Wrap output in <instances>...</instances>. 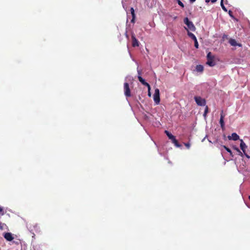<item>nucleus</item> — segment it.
Segmentation results:
<instances>
[{
    "mask_svg": "<svg viewBox=\"0 0 250 250\" xmlns=\"http://www.w3.org/2000/svg\"><path fill=\"white\" fill-rule=\"evenodd\" d=\"M184 23L188 26V28L191 31H194L196 29L195 26L192 21H189L187 17L184 20Z\"/></svg>",
    "mask_w": 250,
    "mask_h": 250,
    "instance_id": "nucleus-3",
    "label": "nucleus"
},
{
    "mask_svg": "<svg viewBox=\"0 0 250 250\" xmlns=\"http://www.w3.org/2000/svg\"><path fill=\"white\" fill-rule=\"evenodd\" d=\"M196 70L199 72H202L204 70V67L203 65L199 64L196 66Z\"/></svg>",
    "mask_w": 250,
    "mask_h": 250,
    "instance_id": "nucleus-15",
    "label": "nucleus"
},
{
    "mask_svg": "<svg viewBox=\"0 0 250 250\" xmlns=\"http://www.w3.org/2000/svg\"><path fill=\"white\" fill-rule=\"evenodd\" d=\"M0 214H1L2 215L4 214L3 210L2 208L0 207Z\"/></svg>",
    "mask_w": 250,
    "mask_h": 250,
    "instance_id": "nucleus-24",
    "label": "nucleus"
},
{
    "mask_svg": "<svg viewBox=\"0 0 250 250\" xmlns=\"http://www.w3.org/2000/svg\"><path fill=\"white\" fill-rule=\"evenodd\" d=\"M229 43H230V44L232 46H238L239 47H241L242 46V44H240V43H238L236 42V40H234V39H230L229 40Z\"/></svg>",
    "mask_w": 250,
    "mask_h": 250,
    "instance_id": "nucleus-11",
    "label": "nucleus"
},
{
    "mask_svg": "<svg viewBox=\"0 0 250 250\" xmlns=\"http://www.w3.org/2000/svg\"><path fill=\"white\" fill-rule=\"evenodd\" d=\"M188 35L193 40H196V37H195V36L193 33L189 32L188 31Z\"/></svg>",
    "mask_w": 250,
    "mask_h": 250,
    "instance_id": "nucleus-16",
    "label": "nucleus"
},
{
    "mask_svg": "<svg viewBox=\"0 0 250 250\" xmlns=\"http://www.w3.org/2000/svg\"><path fill=\"white\" fill-rule=\"evenodd\" d=\"M4 238L8 241H11L14 239L13 234L10 232H6L3 235Z\"/></svg>",
    "mask_w": 250,
    "mask_h": 250,
    "instance_id": "nucleus-8",
    "label": "nucleus"
},
{
    "mask_svg": "<svg viewBox=\"0 0 250 250\" xmlns=\"http://www.w3.org/2000/svg\"><path fill=\"white\" fill-rule=\"evenodd\" d=\"M245 155L248 158H250V156H249L246 153V152H245V153H244Z\"/></svg>",
    "mask_w": 250,
    "mask_h": 250,
    "instance_id": "nucleus-29",
    "label": "nucleus"
},
{
    "mask_svg": "<svg viewBox=\"0 0 250 250\" xmlns=\"http://www.w3.org/2000/svg\"><path fill=\"white\" fill-rule=\"evenodd\" d=\"M210 1H211L212 3H214L217 1V0H206V2L207 3L209 2Z\"/></svg>",
    "mask_w": 250,
    "mask_h": 250,
    "instance_id": "nucleus-23",
    "label": "nucleus"
},
{
    "mask_svg": "<svg viewBox=\"0 0 250 250\" xmlns=\"http://www.w3.org/2000/svg\"><path fill=\"white\" fill-rule=\"evenodd\" d=\"M240 148L241 149V150L243 151V152L244 153H245V152H246V149L247 148V146H246V145L245 144V143L244 142V141H243V140H240Z\"/></svg>",
    "mask_w": 250,
    "mask_h": 250,
    "instance_id": "nucleus-12",
    "label": "nucleus"
},
{
    "mask_svg": "<svg viewBox=\"0 0 250 250\" xmlns=\"http://www.w3.org/2000/svg\"><path fill=\"white\" fill-rule=\"evenodd\" d=\"M124 93L126 97H129L131 96V92L129 86V84L127 83H124Z\"/></svg>",
    "mask_w": 250,
    "mask_h": 250,
    "instance_id": "nucleus-5",
    "label": "nucleus"
},
{
    "mask_svg": "<svg viewBox=\"0 0 250 250\" xmlns=\"http://www.w3.org/2000/svg\"><path fill=\"white\" fill-rule=\"evenodd\" d=\"M194 42V46L196 48H198L199 47V44H198V41H197V39H196L195 40H193Z\"/></svg>",
    "mask_w": 250,
    "mask_h": 250,
    "instance_id": "nucleus-20",
    "label": "nucleus"
},
{
    "mask_svg": "<svg viewBox=\"0 0 250 250\" xmlns=\"http://www.w3.org/2000/svg\"><path fill=\"white\" fill-rule=\"evenodd\" d=\"M137 72H138V75H139L138 76H141V70H138Z\"/></svg>",
    "mask_w": 250,
    "mask_h": 250,
    "instance_id": "nucleus-28",
    "label": "nucleus"
},
{
    "mask_svg": "<svg viewBox=\"0 0 250 250\" xmlns=\"http://www.w3.org/2000/svg\"><path fill=\"white\" fill-rule=\"evenodd\" d=\"M225 117V115L223 112V111L222 110L221 114H220V119L219 121V123L221 125V127L222 129H224L225 127V123L224 121V119Z\"/></svg>",
    "mask_w": 250,
    "mask_h": 250,
    "instance_id": "nucleus-7",
    "label": "nucleus"
},
{
    "mask_svg": "<svg viewBox=\"0 0 250 250\" xmlns=\"http://www.w3.org/2000/svg\"><path fill=\"white\" fill-rule=\"evenodd\" d=\"M207 58V64L210 66H213L215 65V62L214 61V56L211 54V52H209L208 53Z\"/></svg>",
    "mask_w": 250,
    "mask_h": 250,
    "instance_id": "nucleus-1",
    "label": "nucleus"
},
{
    "mask_svg": "<svg viewBox=\"0 0 250 250\" xmlns=\"http://www.w3.org/2000/svg\"><path fill=\"white\" fill-rule=\"evenodd\" d=\"M191 3H193L196 0H189Z\"/></svg>",
    "mask_w": 250,
    "mask_h": 250,
    "instance_id": "nucleus-30",
    "label": "nucleus"
},
{
    "mask_svg": "<svg viewBox=\"0 0 250 250\" xmlns=\"http://www.w3.org/2000/svg\"><path fill=\"white\" fill-rule=\"evenodd\" d=\"M131 39H132V45L133 47H137L139 45V42L138 40L136 38L135 35L134 33H132L131 34Z\"/></svg>",
    "mask_w": 250,
    "mask_h": 250,
    "instance_id": "nucleus-6",
    "label": "nucleus"
},
{
    "mask_svg": "<svg viewBox=\"0 0 250 250\" xmlns=\"http://www.w3.org/2000/svg\"><path fill=\"white\" fill-rule=\"evenodd\" d=\"M14 242L15 244H19V242Z\"/></svg>",
    "mask_w": 250,
    "mask_h": 250,
    "instance_id": "nucleus-31",
    "label": "nucleus"
},
{
    "mask_svg": "<svg viewBox=\"0 0 250 250\" xmlns=\"http://www.w3.org/2000/svg\"><path fill=\"white\" fill-rule=\"evenodd\" d=\"M208 106H206V107L205 108V111H204V117L206 116V115L208 113Z\"/></svg>",
    "mask_w": 250,
    "mask_h": 250,
    "instance_id": "nucleus-19",
    "label": "nucleus"
},
{
    "mask_svg": "<svg viewBox=\"0 0 250 250\" xmlns=\"http://www.w3.org/2000/svg\"><path fill=\"white\" fill-rule=\"evenodd\" d=\"M237 151H238L241 155H242V152L240 151V150L238 148H235Z\"/></svg>",
    "mask_w": 250,
    "mask_h": 250,
    "instance_id": "nucleus-27",
    "label": "nucleus"
},
{
    "mask_svg": "<svg viewBox=\"0 0 250 250\" xmlns=\"http://www.w3.org/2000/svg\"><path fill=\"white\" fill-rule=\"evenodd\" d=\"M153 100L156 104H158L160 102V91L158 88L155 89V92L153 95Z\"/></svg>",
    "mask_w": 250,
    "mask_h": 250,
    "instance_id": "nucleus-2",
    "label": "nucleus"
},
{
    "mask_svg": "<svg viewBox=\"0 0 250 250\" xmlns=\"http://www.w3.org/2000/svg\"><path fill=\"white\" fill-rule=\"evenodd\" d=\"M165 132L170 140L173 138V137L174 136H173L171 133L169 132V131H168L167 130H165Z\"/></svg>",
    "mask_w": 250,
    "mask_h": 250,
    "instance_id": "nucleus-17",
    "label": "nucleus"
},
{
    "mask_svg": "<svg viewBox=\"0 0 250 250\" xmlns=\"http://www.w3.org/2000/svg\"><path fill=\"white\" fill-rule=\"evenodd\" d=\"M221 6H222V8H223L224 10H226V9L225 8V6H224L223 3V0H222V1H221Z\"/></svg>",
    "mask_w": 250,
    "mask_h": 250,
    "instance_id": "nucleus-26",
    "label": "nucleus"
},
{
    "mask_svg": "<svg viewBox=\"0 0 250 250\" xmlns=\"http://www.w3.org/2000/svg\"><path fill=\"white\" fill-rule=\"evenodd\" d=\"M171 140L172 143H173L176 146L178 147H180L181 146V145L179 144L178 141L176 139L175 136H174L173 138L171 139Z\"/></svg>",
    "mask_w": 250,
    "mask_h": 250,
    "instance_id": "nucleus-14",
    "label": "nucleus"
},
{
    "mask_svg": "<svg viewBox=\"0 0 250 250\" xmlns=\"http://www.w3.org/2000/svg\"><path fill=\"white\" fill-rule=\"evenodd\" d=\"M126 38H128V36L127 34H126Z\"/></svg>",
    "mask_w": 250,
    "mask_h": 250,
    "instance_id": "nucleus-32",
    "label": "nucleus"
},
{
    "mask_svg": "<svg viewBox=\"0 0 250 250\" xmlns=\"http://www.w3.org/2000/svg\"><path fill=\"white\" fill-rule=\"evenodd\" d=\"M130 12H131V15L132 17L131 22L134 23L135 22V12H134V9L133 7H131L130 8Z\"/></svg>",
    "mask_w": 250,
    "mask_h": 250,
    "instance_id": "nucleus-13",
    "label": "nucleus"
},
{
    "mask_svg": "<svg viewBox=\"0 0 250 250\" xmlns=\"http://www.w3.org/2000/svg\"><path fill=\"white\" fill-rule=\"evenodd\" d=\"M148 96L149 97H150L151 96V92H150V89H148Z\"/></svg>",
    "mask_w": 250,
    "mask_h": 250,
    "instance_id": "nucleus-25",
    "label": "nucleus"
},
{
    "mask_svg": "<svg viewBox=\"0 0 250 250\" xmlns=\"http://www.w3.org/2000/svg\"><path fill=\"white\" fill-rule=\"evenodd\" d=\"M229 140L237 141L239 139V136L236 133H232L231 136H228Z\"/></svg>",
    "mask_w": 250,
    "mask_h": 250,
    "instance_id": "nucleus-9",
    "label": "nucleus"
},
{
    "mask_svg": "<svg viewBox=\"0 0 250 250\" xmlns=\"http://www.w3.org/2000/svg\"><path fill=\"white\" fill-rule=\"evenodd\" d=\"M185 146L187 147V148L189 149L190 146V145L189 143H185Z\"/></svg>",
    "mask_w": 250,
    "mask_h": 250,
    "instance_id": "nucleus-22",
    "label": "nucleus"
},
{
    "mask_svg": "<svg viewBox=\"0 0 250 250\" xmlns=\"http://www.w3.org/2000/svg\"><path fill=\"white\" fill-rule=\"evenodd\" d=\"M223 147L226 150V151L227 152H228L229 153L230 155H231L232 156V151H231V150L228 147H227L226 146H223Z\"/></svg>",
    "mask_w": 250,
    "mask_h": 250,
    "instance_id": "nucleus-18",
    "label": "nucleus"
},
{
    "mask_svg": "<svg viewBox=\"0 0 250 250\" xmlns=\"http://www.w3.org/2000/svg\"><path fill=\"white\" fill-rule=\"evenodd\" d=\"M138 78L139 81L144 85H146L148 89H150V85L145 81V80L141 76H138Z\"/></svg>",
    "mask_w": 250,
    "mask_h": 250,
    "instance_id": "nucleus-10",
    "label": "nucleus"
},
{
    "mask_svg": "<svg viewBox=\"0 0 250 250\" xmlns=\"http://www.w3.org/2000/svg\"><path fill=\"white\" fill-rule=\"evenodd\" d=\"M177 2H178V4L180 6H181L182 8L184 7V4H183V3L182 1H181L180 0H178Z\"/></svg>",
    "mask_w": 250,
    "mask_h": 250,
    "instance_id": "nucleus-21",
    "label": "nucleus"
},
{
    "mask_svg": "<svg viewBox=\"0 0 250 250\" xmlns=\"http://www.w3.org/2000/svg\"><path fill=\"white\" fill-rule=\"evenodd\" d=\"M194 100L197 104L199 106H205L206 105V100L205 99L202 98L200 96H195Z\"/></svg>",
    "mask_w": 250,
    "mask_h": 250,
    "instance_id": "nucleus-4",
    "label": "nucleus"
},
{
    "mask_svg": "<svg viewBox=\"0 0 250 250\" xmlns=\"http://www.w3.org/2000/svg\"><path fill=\"white\" fill-rule=\"evenodd\" d=\"M249 200H250V196H249Z\"/></svg>",
    "mask_w": 250,
    "mask_h": 250,
    "instance_id": "nucleus-33",
    "label": "nucleus"
}]
</instances>
